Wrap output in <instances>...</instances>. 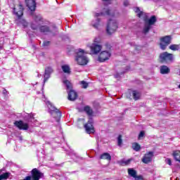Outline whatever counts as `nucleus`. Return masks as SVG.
Segmentation results:
<instances>
[{
    "instance_id": "nucleus-7",
    "label": "nucleus",
    "mask_w": 180,
    "mask_h": 180,
    "mask_svg": "<svg viewBox=\"0 0 180 180\" xmlns=\"http://www.w3.org/2000/svg\"><path fill=\"white\" fill-rule=\"evenodd\" d=\"M160 47L161 50H166L167 47L171 44L172 41V37L171 35H166L165 37H162L160 39Z\"/></svg>"
},
{
    "instance_id": "nucleus-19",
    "label": "nucleus",
    "mask_w": 180,
    "mask_h": 180,
    "mask_svg": "<svg viewBox=\"0 0 180 180\" xmlns=\"http://www.w3.org/2000/svg\"><path fill=\"white\" fill-rule=\"evenodd\" d=\"M84 112H85L88 116H92V115H94V110L89 105L84 107Z\"/></svg>"
},
{
    "instance_id": "nucleus-30",
    "label": "nucleus",
    "mask_w": 180,
    "mask_h": 180,
    "mask_svg": "<svg viewBox=\"0 0 180 180\" xmlns=\"http://www.w3.org/2000/svg\"><path fill=\"white\" fill-rule=\"evenodd\" d=\"M132 148L134 151H140L141 150V146L139 143H134L132 145Z\"/></svg>"
},
{
    "instance_id": "nucleus-41",
    "label": "nucleus",
    "mask_w": 180,
    "mask_h": 180,
    "mask_svg": "<svg viewBox=\"0 0 180 180\" xmlns=\"http://www.w3.org/2000/svg\"><path fill=\"white\" fill-rule=\"evenodd\" d=\"M44 47H48V46H50V41H44L43 42Z\"/></svg>"
},
{
    "instance_id": "nucleus-10",
    "label": "nucleus",
    "mask_w": 180,
    "mask_h": 180,
    "mask_svg": "<svg viewBox=\"0 0 180 180\" xmlns=\"http://www.w3.org/2000/svg\"><path fill=\"white\" fill-rule=\"evenodd\" d=\"M13 124L15 127H18L19 130H29V124L24 122L22 120L15 121Z\"/></svg>"
},
{
    "instance_id": "nucleus-12",
    "label": "nucleus",
    "mask_w": 180,
    "mask_h": 180,
    "mask_svg": "<svg viewBox=\"0 0 180 180\" xmlns=\"http://www.w3.org/2000/svg\"><path fill=\"white\" fill-rule=\"evenodd\" d=\"M25 4L30 11L32 12H34V11H36L37 4L35 0H25Z\"/></svg>"
},
{
    "instance_id": "nucleus-39",
    "label": "nucleus",
    "mask_w": 180,
    "mask_h": 180,
    "mask_svg": "<svg viewBox=\"0 0 180 180\" xmlns=\"http://www.w3.org/2000/svg\"><path fill=\"white\" fill-rule=\"evenodd\" d=\"M148 15H147L146 13L144 14L143 15V21L145 22V23H148Z\"/></svg>"
},
{
    "instance_id": "nucleus-35",
    "label": "nucleus",
    "mask_w": 180,
    "mask_h": 180,
    "mask_svg": "<svg viewBox=\"0 0 180 180\" xmlns=\"http://www.w3.org/2000/svg\"><path fill=\"white\" fill-rule=\"evenodd\" d=\"M96 22H97L96 24H93V27H94L95 29H98V27H99V25L101 23V18H97Z\"/></svg>"
},
{
    "instance_id": "nucleus-5",
    "label": "nucleus",
    "mask_w": 180,
    "mask_h": 180,
    "mask_svg": "<svg viewBox=\"0 0 180 180\" xmlns=\"http://www.w3.org/2000/svg\"><path fill=\"white\" fill-rule=\"evenodd\" d=\"M44 176V173L40 172L37 168H34L31 171V176H27L22 180H40Z\"/></svg>"
},
{
    "instance_id": "nucleus-24",
    "label": "nucleus",
    "mask_w": 180,
    "mask_h": 180,
    "mask_svg": "<svg viewBox=\"0 0 180 180\" xmlns=\"http://www.w3.org/2000/svg\"><path fill=\"white\" fill-rule=\"evenodd\" d=\"M169 50L172 51H178L180 50V44H172L169 46Z\"/></svg>"
},
{
    "instance_id": "nucleus-31",
    "label": "nucleus",
    "mask_w": 180,
    "mask_h": 180,
    "mask_svg": "<svg viewBox=\"0 0 180 180\" xmlns=\"http://www.w3.org/2000/svg\"><path fill=\"white\" fill-rule=\"evenodd\" d=\"M131 162V159H128L127 160H121L120 165H130Z\"/></svg>"
},
{
    "instance_id": "nucleus-20",
    "label": "nucleus",
    "mask_w": 180,
    "mask_h": 180,
    "mask_svg": "<svg viewBox=\"0 0 180 180\" xmlns=\"http://www.w3.org/2000/svg\"><path fill=\"white\" fill-rule=\"evenodd\" d=\"M100 160H107V161H110L112 160V156L108 153H104L100 155Z\"/></svg>"
},
{
    "instance_id": "nucleus-3",
    "label": "nucleus",
    "mask_w": 180,
    "mask_h": 180,
    "mask_svg": "<svg viewBox=\"0 0 180 180\" xmlns=\"http://www.w3.org/2000/svg\"><path fill=\"white\" fill-rule=\"evenodd\" d=\"M47 106L49 108V112L50 115L57 121L60 120L61 118V111H60V109L56 108V106H54L50 101L47 102Z\"/></svg>"
},
{
    "instance_id": "nucleus-37",
    "label": "nucleus",
    "mask_w": 180,
    "mask_h": 180,
    "mask_svg": "<svg viewBox=\"0 0 180 180\" xmlns=\"http://www.w3.org/2000/svg\"><path fill=\"white\" fill-rule=\"evenodd\" d=\"M34 20H35V22H41V20H42V18L40 17V16H39V15H34Z\"/></svg>"
},
{
    "instance_id": "nucleus-44",
    "label": "nucleus",
    "mask_w": 180,
    "mask_h": 180,
    "mask_svg": "<svg viewBox=\"0 0 180 180\" xmlns=\"http://www.w3.org/2000/svg\"><path fill=\"white\" fill-rule=\"evenodd\" d=\"M124 6H129V5H130V4L129 3V1L125 0L123 3Z\"/></svg>"
},
{
    "instance_id": "nucleus-33",
    "label": "nucleus",
    "mask_w": 180,
    "mask_h": 180,
    "mask_svg": "<svg viewBox=\"0 0 180 180\" xmlns=\"http://www.w3.org/2000/svg\"><path fill=\"white\" fill-rule=\"evenodd\" d=\"M151 29V25H149L148 24L147 25H145L143 28V33L144 34H147L150 32V30Z\"/></svg>"
},
{
    "instance_id": "nucleus-1",
    "label": "nucleus",
    "mask_w": 180,
    "mask_h": 180,
    "mask_svg": "<svg viewBox=\"0 0 180 180\" xmlns=\"http://www.w3.org/2000/svg\"><path fill=\"white\" fill-rule=\"evenodd\" d=\"M63 84L66 85V89H70L68 92V99L71 102H74L78 98V93L72 89V84L67 79L63 81Z\"/></svg>"
},
{
    "instance_id": "nucleus-22",
    "label": "nucleus",
    "mask_w": 180,
    "mask_h": 180,
    "mask_svg": "<svg viewBox=\"0 0 180 180\" xmlns=\"http://www.w3.org/2000/svg\"><path fill=\"white\" fill-rule=\"evenodd\" d=\"M157 22V17L155 15H152L150 19L148 20L147 25H149L150 26H153V25H155V22Z\"/></svg>"
},
{
    "instance_id": "nucleus-29",
    "label": "nucleus",
    "mask_w": 180,
    "mask_h": 180,
    "mask_svg": "<svg viewBox=\"0 0 180 180\" xmlns=\"http://www.w3.org/2000/svg\"><path fill=\"white\" fill-rule=\"evenodd\" d=\"M11 176L10 172H5L0 175V180H6L8 179Z\"/></svg>"
},
{
    "instance_id": "nucleus-23",
    "label": "nucleus",
    "mask_w": 180,
    "mask_h": 180,
    "mask_svg": "<svg viewBox=\"0 0 180 180\" xmlns=\"http://www.w3.org/2000/svg\"><path fill=\"white\" fill-rule=\"evenodd\" d=\"M105 15H107V16H112L115 17V13H112V10H110V8H104L103 9Z\"/></svg>"
},
{
    "instance_id": "nucleus-18",
    "label": "nucleus",
    "mask_w": 180,
    "mask_h": 180,
    "mask_svg": "<svg viewBox=\"0 0 180 180\" xmlns=\"http://www.w3.org/2000/svg\"><path fill=\"white\" fill-rule=\"evenodd\" d=\"M24 120L26 122H32V120H34V113H27V115L24 117Z\"/></svg>"
},
{
    "instance_id": "nucleus-45",
    "label": "nucleus",
    "mask_w": 180,
    "mask_h": 180,
    "mask_svg": "<svg viewBox=\"0 0 180 180\" xmlns=\"http://www.w3.org/2000/svg\"><path fill=\"white\" fill-rule=\"evenodd\" d=\"M3 95H8V91L5 88L3 89Z\"/></svg>"
},
{
    "instance_id": "nucleus-6",
    "label": "nucleus",
    "mask_w": 180,
    "mask_h": 180,
    "mask_svg": "<svg viewBox=\"0 0 180 180\" xmlns=\"http://www.w3.org/2000/svg\"><path fill=\"white\" fill-rule=\"evenodd\" d=\"M119 26L117 25V22L115 20L110 19L107 23V27H106V32L107 34L109 36H112L113 33L117 30V28Z\"/></svg>"
},
{
    "instance_id": "nucleus-14",
    "label": "nucleus",
    "mask_w": 180,
    "mask_h": 180,
    "mask_svg": "<svg viewBox=\"0 0 180 180\" xmlns=\"http://www.w3.org/2000/svg\"><path fill=\"white\" fill-rule=\"evenodd\" d=\"M90 49L93 54H98L101 52V50H102V46L96 44H92V45L90 46Z\"/></svg>"
},
{
    "instance_id": "nucleus-25",
    "label": "nucleus",
    "mask_w": 180,
    "mask_h": 180,
    "mask_svg": "<svg viewBox=\"0 0 180 180\" xmlns=\"http://www.w3.org/2000/svg\"><path fill=\"white\" fill-rule=\"evenodd\" d=\"M62 70L65 74H71V69L68 65H62Z\"/></svg>"
},
{
    "instance_id": "nucleus-11",
    "label": "nucleus",
    "mask_w": 180,
    "mask_h": 180,
    "mask_svg": "<svg viewBox=\"0 0 180 180\" xmlns=\"http://www.w3.org/2000/svg\"><path fill=\"white\" fill-rule=\"evenodd\" d=\"M154 157V152L149 151L147 153H146L142 158V162L143 164H150L151 161H153V158Z\"/></svg>"
},
{
    "instance_id": "nucleus-42",
    "label": "nucleus",
    "mask_w": 180,
    "mask_h": 180,
    "mask_svg": "<svg viewBox=\"0 0 180 180\" xmlns=\"http://www.w3.org/2000/svg\"><path fill=\"white\" fill-rule=\"evenodd\" d=\"M105 46L106 50H110V49H112V45H110V44L109 43H106Z\"/></svg>"
},
{
    "instance_id": "nucleus-28",
    "label": "nucleus",
    "mask_w": 180,
    "mask_h": 180,
    "mask_svg": "<svg viewBox=\"0 0 180 180\" xmlns=\"http://www.w3.org/2000/svg\"><path fill=\"white\" fill-rule=\"evenodd\" d=\"M135 13H137L136 16L138 18H141V16H144V15H146V13H144V12L140 11L139 7L136 8Z\"/></svg>"
},
{
    "instance_id": "nucleus-16",
    "label": "nucleus",
    "mask_w": 180,
    "mask_h": 180,
    "mask_svg": "<svg viewBox=\"0 0 180 180\" xmlns=\"http://www.w3.org/2000/svg\"><path fill=\"white\" fill-rule=\"evenodd\" d=\"M169 72H171V69L168 66L165 65L160 66V74L165 75L169 74Z\"/></svg>"
},
{
    "instance_id": "nucleus-4",
    "label": "nucleus",
    "mask_w": 180,
    "mask_h": 180,
    "mask_svg": "<svg viewBox=\"0 0 180 180\" xmlns=\"http://www.w3.org/2000/svg\"><path fill=\"white\" fill-rule=\"evenodd\" d=\"M174 61V54L167 51L162 52L159 55V62L161 64H169Z\"/></svg>"
},
{
    "instance_id": "nucleus-40",
    "label": "nucleus",
    "mask_w": 180,
    "mask_h": 180,
    "mask_svg": "<svg viewBox=\"0 0 180 180\" xmlns=\"http://www.w3.org/2000/svg\"><path fill=\"white\" fill-rule=\"evenodd\" d=\"M31 29H32V30H37L39 29V26L35 24H31Z\"/></svg>"
},
{
    "instance_id": "nucleus-38",
    "label": "nucleus",
    "mask_w": 180,
    "mask_h": 180,
    "mask_svg": "<svg viewBox=\"0 0 180 180\" xmlns=\"http://www.w3.org/2000/svg\"><path fill=\"white\" fill-rule=\"evenodd\" d=\"M99 16H105V13L104 12L96 13L95 18H99Z\"/></svg>"
},
{
    "instance_id": "nucleus-27",
    "label": "nucleus",
    "mask_w": 180,
    "mask_h": 180,
    "mask_svg": "<svg viewBox=\"0 0 180 180\" xmlns=\"http://www.w3.org/2000/svg\"><path fill=\"white\" fill-rule=\"evenodd\" d=\"M172 155L174 158V160L180 162V150H175Z\"/></svg>"
},
{
    "instance_id": "nucleus-17",
    "label": "nucleus",
    "mask_w": 180,
    "mask_h": 180,
    "mask_svg": "<svg viewBox=\"0 0 180 180\" xmlns=\"http://www.w3.org/2000/svg\"><path fill=\"white\" fill-rule=\"evenodd\" d=\"M39 32L41 33H50L51 32V30H50V27L47 25H41L39 27Z\"/></svg>"
},
{
    "instance_id": "nucleus-26",
    "label": "nucleus",
    "mask_w": 180,
    "mask_h": 180,
    "mask_svg": "<svg viewBox=\"0 0 180 180\" xmlns=\"http://www.w3.org/2000/svg\"><path fill=\"white\" fill-rule=\"evenodd\" d=\"M132 96L134 101H139L140 99V92L136 90L132 91Z\"/></svg>"
},
{
    "instance_id": "nucleus-32",
    "label": "nucleus",
    "mask_w": 180,
    "mask_h": 180,
    "mask_svg": "<svg viewBox=\"0 0 180 180\" xmlns=\"http://www.w3.org/2000/svg\"><path fill=\"white\" fill-rule=\"evenodd\" d=\"M122 137L123 136H122V134H120L117 137V146H119V147H121V146L123 144Z\"/></svg>"
},
{
    "instance_id": "nucleus-36",
    "label": "nucleus",
    "mask_w": 180,
    "mask_h": 180,
    "mask_svg": "<svg viewBox=\"0 0 180 180\" xmlns=\"http://www.w3.org/2000/svg\"><path fill=\"white\" fill-rule=\"evenodd\" d=\"M144 136H146L144 131H141L138 136V140H141Z\"/></svg>"
},
{
    "instance_id": "nucleus-21",
    "label": "nucleus",
    "mask_w": 180,
    "mask_h": 180,
    "mask_svg": "<svg viewBox=\"0 0 180 180\" xmlns=\"http://www.w3.org/2000/svg\"><path fill=\"white\" fill-rule=\"evenodd\" d=\"M127 172L128 175H129V176H131V178H136L137 176V171H136L133 168H129L127 169Z\"/></svg>"
},
{
    "instance_id": "nucleus-43",
    "label": "nucleus",
    "mask_w": 180,
    "mask_h": 180,
    "mask_svg": "<svg viewBox=\"0 0 180 180\" xmlns=\"http://www.w3.org/2000/svg\"><path fill=\"white\" fill-rule=\"evenodd\" d=\"M166 162H167V164H168V165H172V162L171 160V158H167Z\"/></svg>"
},
{
    "instance_id": "nucleus-34",
    "label": "nucleus",
    "mask_w": 180,
    "mask_h": 180,
    "mask_svg": "<svg viewBox=\"0 0 180 180\" xmlns=\"http://www.w3.org/2000/svg\"><path fill=\"white\" fill-rule=\"evenodd\" d=\"M80 84L82 85V88H83L84 89H86V88H88V86H89V84H88V82H86L84 80L80 82Z\"/></svg>"
},
{
    "instance_id": "nucleus-15",
    "label": "nucleus",
    "mask_w": 180,
    "mask_h": 180,
    "mask_svg": "<svg viewBox=\"0 0 180 180\" xmlns=\"http://www.w3.org/2000/svg\"><path fill=\"white\" fill-rule=\"evenodd\" d=\"M23 6L22 4H19V11H16V8H13V12L16 16H18V18H22L23 16Z\"/></svg>"
},
{
    "instance_id": "nucleus-13",
    "label": "nucleus",
    "mask_w": 180,
    "mask_h": 180,
    "mask_svg": "<svg viewBox=\"0 0 180 180\" xmlns=\"http://www.w3.org/2000/svg\"><path fill=\"white\" fill-rule=\"evenodd\" d=\"M53 70L51 67H46L45 68V72L44 75V81L46 82V81H49V78H50L51 74H53Z\"/></svg>"
},
{
    "instance_id": "nucleus-9",
    "label": "nucleus",
    "mask_w": 180,
    "mask_h": 180,
    "mask_svg": "<svg viewBox=\"0 0 180 180\" xmlns=\"http://www.w3.org/2000/svg\"><path fill=\"white\" fill-rule=\"evenodd\" d=\"M110 56H112V54L110 51H103L98 56V61L100 63H105V61L110 58Z\"/></svg>"
},
{
    "instance_id": "nucleus-2",
    "label": "nucleus",
    "mask_w": 180,
    "mask_h": 180,
    "mask_svg": "<svg viewBox=\"0 0 180 180\" xmlns=\"http://www.w3.org/2000/svg\"><path fill=\"white\" fill-rule=\"evenodd\" d=\"M85 51L79 49L78 51H76L75 60L79 65H86L89 60L88 58L85 56Z\"/></svg>"
},
{
    "instance_id": "nucleus-8",
    "label": "nucleus",
    "mask_w": 180,
    "mask_h": 180,
    "mask_svg": "<svg viewBox=\"0 0 180 180\" xmlns=\"http://www.w3.org/2000/svg\"><path fill=\"white\" fill-rule=\"evenodd\" d=\"M84 127L87 134L95 133V128L94 127V120L90 119L84 125Z\"/></svg>"
}]
</instances>
